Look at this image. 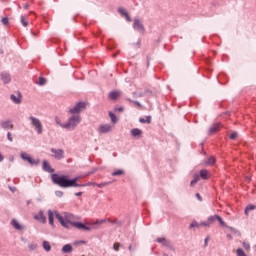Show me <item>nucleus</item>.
I'll use <instances>...</instances> for the list:
<instances>
[{
	"label": "nucleus",
	"instance_id": "obj_24",
	"mask_svg": "<svg viewBox=\"0 0 256 256\" xmlns=\"http://www.w3.org/2000/svg\"><path fill=\"white\" fill-rule=\"evenodd\" d=\"M249 211H255V205L250 204L246 206L244 210L245 215H249Z\"/></svg>",
	"mask_w": 256,
	"mask_h": 256
},
{
	"label": "nucleus",
	"instance_id": "obj_22",
	"mask_svg": "<svg viewBox=\"0 0 256 256\" xmlns=\"http://www.w3.org/2000/svg\"><path fill=\"white\" fill-rule=\"evenodd\" d=\"M63 253H72L73 252V246L71 244H66L62 247Z\"/></svg>",
	"mask_w": 256,
	"mask_h": 256
},
{
	"label": "nucleus",
	"instance_id": "obj_34",
	"mask_svg": "<svg viewBox=\"0 0 256 256\" xmlns=\"http://www.w3.org/2000/svg\"><path fill=\"white\" fill-rule=\"evenodd\" d=\"M1 23L4 24L5 27H7L9 25V18L8 17L2 18Z\"/></svg>",
	"mask_w": 256,
	"mask_h": 256
},
{
	"label": "nucleus",
	"instance_id": "obj_36",
	"mask_svg": "<svg viewBox=\"0 0 256 256\" xmlns=\"http://www.w3.org/2000/svg\"><path fill=\"white\" fill-rule=\"evenodd\" d=\"M123 170H116L112 173L113 177H117L118 175H123Z\"/></svg>",
	"mask_w": 256,
	"mask_h": 256
},
{
	"label": "nucleus",
	"instance_id": "obj_35",
	"mask_svg": "<svg viewBox=\"0 0 256 256\" xmlns=\"http://www.w3.org/2000/svg\"><path fill=\"white\" fill-rule=\"evenodd\" d=\"M47 83V79L43 77H39L38 79V85H45Z\"/></svg>",
	"mask_w": 256,
	"mask_h": 256
},
{
	"label": "nucleus",
	"instance_id": "obj_43",
	"mask_svg": "<svg viewBox=\"0 0 256 256\" xmlns=\"http://www.w3.org/2000/svg\"><path fill=\"white\" fill-rule=\"evenodd\" d=\"M7 139L8 141L13 142V136L11 135V132L7 133Z\"/></svg>",
	"mask_w": 256,
	"mask_h": 256
},
{
	"label": "nucleus",
	"instance_id": "obj_13",
	"mask_svg": "<svg viewBox=\"0 0 256 256\" xmlns=\"http://www.w3.org/2000/svg\"><path fill=\"white\" fill-rule=\"evenodd\" d=\"M0 126L2 127V129H13L14 125H13V122L11 120H5V121H2L0 123Z\"/></svg>",
	"mask_w": 256,
	"mask_h": 256
},
{
	"label": "nucleus",
	"instance_id": "obj_39",
	"mask_svg": "<svg viewBox=\"0 0 256 256\" xmlns=\"http://www.w3.org/2000/svg\"><path fill=\"white\" fill-rule=\"evenodd\" d=\"M243 247H244V249H246V251H249L251 249V245H249V243H247V242L243 243Z\"/></svg>",
	"mask_w": 256,
	"mask_h": 256
},
{
	"label": "nucleus",
	"instance_id": "obj_1",
	"mask_svg": "<svg viewBox=\"0 0 256 256\" xmlns=\"http://www.w3.org/2000/svg\"><path fill=\"white\" fill-rule=\"evenodd\" d=\"M73 215L67 212H63L62 214L59 213V211H52L48 210V221L49 225L52 227H55L54 219L56 218L59 223L62 225V227H65L66 229L69 228V225H71V219Z\"/></svg>",
	"mask_w": 256,
	"mask_h": 256
},
{
	"label": "nucleus",
	"instance_id": "obj_31",
	"mask_svg": "<svg viewBox=\"0 0 256 256\" xmlns=\"http://www.w3.org/2000/svg\"><path fill=\"white\" fill-rule=\"evenodd\" d=\"M139 121H140V123H148V125H149V124H151V116H147L146 120H145V118H140Z\"/></svg>",
	"mask_w": 256,
	"mask_h": 256
},
{
	"label": "nucleus",
	"instance_id": "obj_26",
	"mask_svg": "<svg viewBox=\"0 0 256 256\" xmlns=\"http://www.w3.org/2000/svg\"><path fill=\"white\" fill-rule=\"evenodd\" d=\"M214 164H215V157H213V156L209 157V158L206 160V162H205V165H210V166H212V165H214Z\"/></svg>",
	"mask_w": 256,
	"mask_h": 256
},
{
	"label": "nucleus",
	"instance_id": "obj_19",
	"mask_svg": "<svg viewBox=\"0 0 256 256\" xmlns=\"http://www.w3.org/2000/svg\"><path fill=\"white\" fill-rule=\"evenodd\" d=\"M35 219H37V221H40V223H46L47 221V217H45V214H43V212H39L36 216Z\"/></svg>",
	"mask_w": 256,
	"mask_h": 256
},
{
	"label": "nucleus",
	"instance_id": "obj_8",
	"mask_svg": "<svg viewBox=\"0 0 256 256\" xmlns=\"http://www.w3.org/2000/svg\"><path fill=\"white\" fill-rule=\"evenodd\" d=\"M51 153H53L54 154V158L59 161V160L63 159L65 152L63 150H61V149L57 150L55 148H52L51 149Z\"/></svg>",
	"mask_w": 256,
	"mask_h": 256
},
{
	"label": "nucleus",
	"instance_id": "obj_40",
	"mask_svg": "<svg viewBox=\"0 0 256 256\" xmlns=\"http://www.w3.org/2000/svg\"><path fill=\"white\" fill-rule=\"evenodd\" d=\"M28 247L30 251H35V249H37V244H29Z\"/></svg>",
	"mask_w": 256,
	"mask_h": 256
},
{
	"label": "nucleus",
	"instance_id": "obj_4",
	"mask_svg": "<svg viewBox=\"0 0 256 256\" xmlns=\"http://www.w3.org/2000/svg\"><path fill=\"white\" fill-rule=\"evenodd\" d=\"M29 121L32 127H34L38 135L43 134V124L41 123V120H39L38 118H35L34 116H30Z\"/></svg>",
	"mask_w": 256,
	"mask_h": 256
},
{
	"label": "nucleus",
	"instance_id": "obj_18",
	"mask_svg": "<svg viewBox=\"0 0 256 256\" xmlns=\"http://www.w3.org/2000/svg\"><path fill=\"white\" fill-rule=\"evenodd\" d=\"M21 24L23 27H29V16L28 15H22L20 17Z\"/></svg>",
	"mask_w": 256,
	"mask_h": 256
},
{
	"label": "nucleus",
	"instance_id": "obj_12",
	"mask_svg": "<svg viewBox=\"0 0 256 256\" xmlns=\"http://www.w3.org/2000/svg\"><path fill=\"white\" fill-rule=\"evenodd\" d=\"M221 123H215L212 126H210L209 129V135H213L215 133H217L218 131H221Z\"/></svg>",
	"mask_w": 256,
	"mask_h": 256
},
{
	"label": "nucleus",
	"instance_id": "obj_48",
	"mask_svg": "<svg viewBox=\"0 0 256 256\" xmlns=\"http://www.w3.org/2000/svg\"><path fill=\"white\" fill-rule=\"evenodd\" d=\"M115 111H119L120 113H123V107H116Z\"/></svg>",
	"mask_w": 256,
	"mask_h": 256
},
{
	"label": "nucleus",
	"instance_id": "obj_41",
	"mask_svg": "<svg viewBox=\"0 0 256 256\" xmlns=\"http://www.w3.org/2000/svg\"><path fill=\"white\" fill-rule=\"evenodd\" d=\"M216 221H219L220 225H225V221H223V218H221V216H218Z\"/></svg>",
	"mask_w": 256,
	"mask_h": 256
},
{
	"label": "nucleus",
	"instance_id": "obj_16",
	"mask_svg": "<svg viewBox=\"0 0 256 256\" xmlns=\"http://www.w3.org/2000/svg\"><path fill=\"white\" fill-rule=\"evenodd\" d=\"M43 169L47 173H54L55 171L54 169L51 168V164H49V162H47L46 160L43 161Z\"/></svg>",
	"mask_w": 256,
	"mask_h": 256
},
{
	"label": "nucleus",
	"instance_id": "obj_47",
	"mask_svg": "<svg viewBox=\"0 0 256 256\" xmlns=\"http://www.w3.org/2000/svg\"><path fill=\"white\" fill-rule=\"evenodd\" d=\"M193 227H199V224L197 222H193L191 225H190V228H193Z\"/></svg>",
	"mask_w": 256,
	"mask_h": 256
},
{
	"label": "nucleus",
	"instance_id": "obj_55",
	"mask_svg": "<svg viewBox=\"0 0 256 256\" xmlns=\"http://www.w3.org/2000/svg\"><path fill=\"white\" fill-rule=\"evenodd\" d=\"M207 241H209V239H208V238H206V239H205V245H207Z\"/></svg>",
	"mask_w": 256,
	"mask_h": 256
},
{
	"label": "nucleus",
	"instance_id": "obj_52",
	"mask_svg": "<svg viewBox=\"0 0 256 256\" xmlns=\"http://www.w3.org/2000/svg\"><path fill=\"white\" fill-rule=\"evenodd\" d=\"M23 8H24V9H29V4H24V5H23Z\"/></svg>",
	"mask_w": 256,
	"mask_h": 256
},
{
	"label": "nucleus",
	"instance_id": "obj_15",
	"mask_svg": "<svg viewBox=\"0 0 256 256\" xmlns=\"http://www.w3.org/2000/svg\"><path fill=\"white\" fill-rule=\"evenodd\" d=\"M0 79H1V81H3V83H10L11 75H9V73H7V72H2L0 74Z\"/></svg>",
	"mask_w": 256,
	"mask_h": 256
},
{
	"label": "nucleus",
	"instance_id": "obj_7",
	"mask_svg": "<svg viewBox=\"0 0 256 256\" xmlns=\"http://www.w3.org/2000/svg\"><path fill=\"white\" fill-rule=\"evenodd\" d=\"M133 28L136 31H139V33L144 34L145 33V27L143 26V23L139 19L134 20Z\"/></svg>",
	"mask_w": 256,
	"mask_h": 256
},
{
	"label": "nucleus",
	"instance_id": "obj_3",
	"mask_svg": "<svg viewBox=\"0 0 256 256\" xmlns=\"http://www.w3.org/2000/svg\"><path fill=\"white\" fill-rule=\"evenodd\" d=\"M79 123H81V116L74 115L68 119V122L61 125V127L62 129H68V131H75Z\"/></svg>",
	"mask_w": 256,
	"mask_h": 256
},
{
	"label": "nucleus",
	"instance_id": "obj_44",
	"mask_svg": "<svg viewBox=\"0 0 256 256\" xmlns=\"http://www.w3.org/2000/svg\"><path fill=\"white\" fill-rule=\"evenodd\" d=\"M230 139H237V133L236 132L231 133Z\"/></svg>",
	"mask_w": 256,
	"mask_h": 256
},
{
	"label": "nucleus",
	"instance_id": "obj_6",
	"mask_svg": "<svg viewBox=\"0 0 256 256\" xmlns=\"http://www.w3.org/2000/svg\"><path fill=\"white\" fill-rule=\"evenodd\" d=\"M21 159H23V161H28L31 165H39V160H35L33 158H31V156H29V154H27V152H22L20 154Z\"/></svg>",
	"mask_w": 256,
	"mask_h": 256
},
{
	"label": "nucleus",
	"instance_id": "obj_51",
	"mask_svg": "<svg viewBox=\"0 0 256 256\" xmlns=\"http://www.w3.org/2000/svg\"><path fill=\"white\" fill-rule=\"evenodd\" d=\"M196 197H197L198 201H202L201 195L199 193L196 194Z\"/></svg>",
	"mask_w": 256,
	"mask_h": 256
},
{
	"label": "nucleus",
	"instance_id": "obj_57",
	"mask_svg": "<svg viewBox=\"0 0 256 256\" xmlns=\"http://www.w3.org/2000/svg\"><path fill=\"white\" fill-rule=\"evenodd\" d=\"M163 256H169V255H167V254H164Z\"/></svg>",
	"mask_w": 256,
	"mask_h": 256
},
{
	"label": "nucleus",
	"instance_id": "obj_17",
	"mask_svg": "<svg viewBox=\"0 0 256 256\" xmlns=\"http://www.w3.org/2000/svg\"><path fill=\"white\" fill-rule=\"evenodd\" d=\"M118 97H121V92L119 91H112L109 93V99H111L112 101H117Z\"/></svg>",
	"mask_w": 256,
	"mask_h": 256
},
{
	"label": "nucleus",
	"instance_id": "obj_21",
	"mask_svg": "<svg viewBox=\"0 0 256 256\" xmlns=\"http://www.w3.org/2000/svg\"><path fill=\"white\" fill-rule=\"evenodd\" d=\"M200 177L201 179H211V173L208 170H200Z\"/></svg>",
	"mask_w": 256,
	"mask_h": 256
},
{
	"label": "nucleus",
	"instance_id": "obj_29",
	"mask_svg": "<svg viewBox=\"0 0 256 256\" xmlns=\"http://www.w3.org/2000/svg\"><path fill=\"white\" fill-rule=\"evenodd\" d=\"M108 185H111V182L96 183V187L99 189H103V187H107Z\"/></svg>",
	"mask_w": 256,
	"mask_h": 256
},
{
	"label": "nucleus",
	"instance_id": "obj_53",
	"mask_svg": "<svg viewBox=\"0 0 256 256\" xmlns=\"http://www.w3.org/2000/svg\"><path fill=\"white\" fill-rule=\"evenodd\" d=\"M4 157L3 154L0 153V162L3 161Z\"/></svg>",
	"mask_w": 256,
	"mask_h": 256
},
{
	"label": "nucleus",
	"instance_id": "obj_2",
	"mask_svg": "<svg viewBox=\"0 0 256 256\" xmlns=\"http://www.w3.org/2000/svg\"><path fill=\"white\" fill-rule=\"evenodd\" d=\"M51 179L54 185H58V187L64 189H67L68 187H81V184H77L79 177L69 180V176L67 175L52 174Z\"/></svg>",
	"mask_w": 256,
	"mask_h": 256
},
{
	"label": "nucleus",
	"instance_id": "obj_42",
	"mask_svg": "<svg viewBox=\"0 0 256 256\" xmlns=\"http://www.w3.org/2000/svg\"><path fill=\"white\" fill-rule=\"evenodd\" d=\"M130 103H134V105H137L138 107H141V103L139 101H132L131 99H128Z\"/></svg>",
	"mask_w": 256,
	"mask_h": 256
},
{
	"label": "nucleus",
	"instance_id": "obj_50",
	"mask_svg": "<svg viewBox=\"0 0 256 256\" xmlns=\"http://www.w3.org/2000/svg\"><path fill=\"white\" fill-rule=\"evenodd\" d=\"M81 195H83V192H77V193H75V196H76V197H81Z\"/></svg>",
	"mask_w": 256,
	"mask_h": 256
},
{
	"label": "nucleus",
	"instance_id": "obj_56",
	"mask_svg": "<svg viewBox=\"0 0 256 256\" xmlns=\"http://www.w3.org/2000/svg\"><path fill=\"white\" fill-rule=\"evenodd\" d=\"M129 251H131V245L129 246Z\"/></svg>",
	"mask_w": 256,
	"mask_h": 256
},
{
	"label": "nucleus",
	"instance_id": "obj_20",
	"mask_svg": "<svg viewBox=\"0 0 256 256\" xmlns=\"http://www.w3.org/2000/svg\"><path fill=\"white\" fill-rule=\"evenodd\" d=\"M131 135L132 137H141L143 135V131H141V129L134 128L131 130Z\"/></svg>",
	"mask_w": 256,
	"mask_h": 256
},
{
	"label": "nucleus",
	"instance_id": "obj_30",
	"mask_svg": "<svg viewBox=\"0 0 256 256\" xmlns=\"http://www.w3.org/2000/svg\"><path fill=\"white\" fill-rule=\"evenodd\" d=\"M10 98H11L12 101H13L14 103H16L17 105H19V103H21V98L15 96L14 94H12V95L10 96Z\"/></svg>",
	"mask_w": 256,
	"mask_h": 256
},
{
	"label": "nucleus",
	"instance_id": "obj_27",
	"mask_svg": "<svg viewBox=\"0 0 256 256\" xmlns=\"http://www.w3.org/2000/svg\"><path fill=\"white\" fill-rule=\"evenodd\" d=\"M197 183H199V175H195L194 179L190 182L191 187H195V185H197Z\"/></svg>",
	"mask_w": 256,
	"mask_h": 256
},
{
	"label": "nucleus",
	"instance_id": "obj_49",
	"mask_svg": "<svg viewBox=\"0 0 256 256\" xmlns=\"http://www.w3.org/2000/svg\"><path fill=\"white\" fill-rule=\"evenodd\" d=\"M157 243H163L165 241V238H157Z\"/></svg>",
	"mask_w": 256,
	"mask_h": 256
},
{
	"label": "nucleus",
	"instance_id": "obj_46",
	"mask_svg": "<svg viewBox=\"0 0 256 256\" xmlns=\"http://www.w3.org/2000/svg\"><path fill=\"white\" fill-rule=\"evenodd\" d=\"M56 197H63V191H56Z\"/></svg>",
	"mask_w": 256,
	"mask_h": 256
},
{
	"label": "nucleus",
	"instance_id": "obj_32",
	"mask_svg": "<svg viewBox=\"0 0 256 256\" xmlns=\"http://www.w3.org/2000/svg\"><path fill=\"white\" fill-rule=\"evenodd\" d=\"M236 255L237 256H247V254H245V251H243V249H241V248H238L236 250Z\"/></svg>",
	"mask_w": 256,
	"mask_h": 256
},
{
	"label": "nucleus",
	"instance_id": "obj_45",
	"mask_svg": "<svg viewBox=\"0 0 256 256\" xmlns=\"http://www.w3.org/2000/svg\"><path fill=\"white\" fill-rule=\"evenodd\" d=\"M55 121H56L57 125H59L60 127H61V125H63V124L61 123V120L59 119V117H56V118H55Z\"/></svg>",
	"mask_w": 256,
	"mask_h": 256
},
{
	"label": "nucleus",
	"instance_id": "obj_5",
	"mask_svg": "<svg viewBox=\"0 0 256 256\" xmlns=\"http://www.w3.org/2000/svg\"><path fill=\"white\" fill-rule=\"evenodd\" d=\"M85 107H87L85 102H78L72 109L69 110V113H71V115H77V113H81Z\"/></svg>",
	"mask_w": 256,
	"mask_h": 256
},
{
	"label": "nucleus",
	"instance_id": "obj_38",
	"mask_svg": "<svg viewBox=\"0 0 256 256\" xmlns=\"http://www.w3.org/2000/svg\"><path fill=\"white\" fill-rule=\"evenodd\" d=\"M119 247H121V244L119 242L114 243L113 245L114 251H119Z\"/></svg>",
	"mask_w": 256,
	"mask_h": 256
},
{
	"label": "nucleus",
	"instance_id": "obj_14",
	"mask_svg": "<svg viewBox=\"0 0 256 256\" xmlns=\"http://www.w3.org/2000/svg\"><path fill=\"white\" fill-rule=\"evenodd\" d=\"M107 221V219L96 220L95 222L91 223L90 229H98L99 225H103V223H107Z\"/></svg>",
	"mask_w": 256,
	"mask_h": 256
},
{
	"label": "nucleus",
	"instance_id": "obj_9",
	"mask_svg": "<svg viewBox=\"0 0 256 256\" xmlns=\"http://www.w3.org/2000/svg\"><path fill=\"white\" fill-rule=\"evenodd\" d=\"M73 227L76 229H82V231H91V227L81 223V222H72Z\"/></svg>",
	"mask_w": 256,
	"mask_h": 256
},
{
	"label": "nucleus",
	"instance_id": "obj_23",
	"mask_svg": "<svg viewBox=\"0 0 256 256\" xmlns=\"http://www.w3.org/2000/svg\"><path fill=\"white\" fill-rule=\"evenodd\" d=\"M118 12L121 14V15H124L125 19L128 20L129 22L131 21V17L129 16V14L127 13V11L123 8H120L118 10Z\"/></svg>",
	"mask_w": 256,
	"mask_h": 256
},
{
	"label": "nucleus",
	"instance_id": "obj_37",
	"mask_svg": "<svg viewBox=\"0 0 256 256\" xmlns=\"http://www.w3.org/2000/svg\"><path fill=\"white\" fill-rule=\"evenodd\" d=\"M218 215L210 216L208 218L209 223H214V221H217Z\"/></svg>",
	"mask_w": 256,
	"mask_h": 256
},
{
	"label": "nucleus",
	"instance_id": "obj_10",
	"mask_svg": "<svg viewBox=\"0 0 256 256\" xmlns=\"http://www.w3.org/2000/svg\"><path fill=\"white\" fill-rule=\"evenodd\" d=\"M11 225L16 231H23L25 229V226H23L17 219H12L11 220Z\"/></svg>",
	"mask_w": 256,
	"mask_h": 256
},
{
	"label": "nucleus",
	"instance_id": "obj_25",
	"mask_svg": "<svg viewBox=\"0 0 256 256\" xmlns=\"http://www.w3.org/2000/svg\"><path fill=\"white\" fill-rule=\"evenodd\" d=\"M42 247L44 251H47V252L51 251V244L48 241H43Z\"/></svg>",
	"mask_w": 256,
	"mask_h": 256
},
{
	"label": "nucleus",
	"instance_id": "obj_11",
	"mask_svg": "<svg viewBox=\"0 0 256 256\" xmlns=\"http://www.w3.org/2000/svg\"><path fill=\"white\" fill-rule=\"evenodd\" d=\"M113 127L109 124L100 125L98 128V133H109Z\"/></svg>",
	"mask_w": 256,
	"mask_h": 256
},
{
	"label": "nucleus",
	"instance_id": "obj_54",
	"mask_svg": "<svg viewBox=\"0 0 256 256\" xmlns=\"http://www.w3.org/2000/svg\"><path fill=\"white\" fill-rule=\"evenodd\" d=\"M202 225H204L205 227H207V225H209V224H207V223L204 222V223H202Z\"/></svg>",
	"mask_w": 256,
	"mask_h": 256
},
{
	"label": "nucleus",
	"instance_id": "obj_28",
	"mask_svg": "<svg viewBox=\"0 0 256 256\" xmlns=\"http://www.w3.org/2000/svg\"><path fill=\"white\" fill-rule=\"evenodd\" d=\"M97 183L96 182H88L86 184H80L78 187H96Z\"/></svg>",
	"mask_w": 256,
	"mask_h": 256
},
{
	"label": "nucleus",
	"instance_id": "obj_33",
	"mask_svg": "<svg viewBox=\"0 0 256 256\" xmlns=\"http://www.w3.org/2000/svg\"><path fill=\"white\" fill-rule=\"evenodd\" d=\"M109 117L112 121V123H117V116L113 114V112H109Z\"/></svg>",
	"mask_w": 256,
	"mask_h": 256
}]
</instances>
